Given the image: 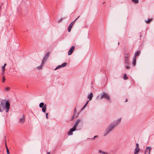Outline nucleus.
<instances>
[{
  "label": "nucleus",
  "mask_w": 154,
  "mask_h": 154,
  "mask_svg": "<svg viewBox=\"0 0 154 154\" xmlns=\"http://www.w3.org/2000/svg\"><path fill=\"white\" fill-rule=\"evenodd\" d=\"M78 116V115H77V116H76L75 117H76H76H77V116Z\"/></svg>",
  "instance_id": "nucleus-40"
},
{
  "label": "nucleus",
  "mask_w": 154,
  "mask_h": 154,
  "mask_svg": "<svg viewBox=\"0 0 154 154\" xmlns=\"http://www.w3.org/2000/svg\"><path fill=\"white\" fill-rule=\"evenodd\" d=\"M62 20V19H61L59 21H58V23H60V21H61V20Z\"/></svg>",
  "instance_id": "nucleus-34"
},
{
  "label": "nucleus",
  "mask_w": 154,
  "mask_h": 154,
  "mask_svg": "<svg viewBox=\"0 0 154 154\" xmlns=\"http://www.w3.org/2000/svg\"><path fill=\"white\" fill-rule=\"evenodd\" d=\"M138 152H135L134 153V154H138Z\"/></svg>",
  "instance_id": "nucleus-36"
},
{
  "label": "nucleus",
  "mask_w": 154,
  "mask_h": 154,
  "mask_svg": "<svg viewBox=\"0 0 154 154\" xmlns=\"http://www.w3.org/2000/svg\"><path fill=\"white\" fill-rule=\"evenodd\" d=\"M129 64V63L128 64H125V68L127 69H129L130 68V66L128 65Z\"/></svg>",
  "instance_id": "nucleus-21"
},
{
  "label": "nucleus",
  "mask_w": 154,
  "mask_h": 154,
  "mask_svg": "<svg viewBox=\"0 0 154 154\" xmlns=\"http://www.w3.org/2000/svg\"><path fill=\"white\" fill-rule=\"evenodd\" d=\"M136 148H139V144L138 143H136Z\"/></svg>",
  "instance_id": "nucleus-32"
},
{
  "label": "nucleus",
  "mask_w": 154,
  "mask_h": 154,
  "mask_svg": "<svg viewBox=\"0 0 154 154\" xmlns=\"http://www.w3.org/2000/svg\"><path fill=\"white\" fill-rule=\"evenodd\" d=\"M5 66H2V73L3 75H4L5 71Z\"/></svg>",
  "instance_id": "nucleus-18"
},
{
  "label": "nucleus",
  "mask_w": 154,
  "mask_h": 154,
  "mask_svg": "<svg viewBox=\"0 0 154 154\" xmlns=\"http://www.w3.org/2000/svg\"><path fill=\"white\" fill-rule=\"evenodd\" d=\"M6 65H7V64H6V63H5V64H4V66H5H5H6Z\"/></svg>",
  "instance_id": "nucleus-35"
},
{
  "label": "nucleus",
  "mask_w": 154,
  "mask_h": 154,
  "mask_svg": "<svg viewBox=\"0 0 154 154\" xmlns=\"http://www.w3.org/2000/svg\"><path fill=\"white\" fill-rule=\"evenodd\" d=\"M5 76H4L3 77V79H2V82H5Z\"/></svg>",
  "instance_id": "nucleus-28"
},
{
  "label": "nucleus",
  "mask_w": 154,
  "mask_h": 154,
  "mask_svg": "<svg viewBox=\"0 0 154 154\" xmlns=\"http://www.w3.org/2000/svg\"><path fill=\"white\" fill-rule=\"evenodd\" d=\"M10 88L8 87L6 88L5 89V90L6 91H8L9 90Z\"/></svg>",
  "instance_id": "nucleus-30"
},
{
  "label": "nucleus",
  "mask_w": 154,
  "mask_h": 154,
  "mask_svg": "<svg viewBox=\"0 0 154 154\" xmlns=\"http://www.w3.org/2000/svg\"><path fill=\"white\" fill-rule=\"evenodd\" d=\"M50 54V52H48L44 56L43 60L42 61V64H44L46 61L47 60V59L48 58L49 55Z\"/></svg>",
  "instance_id": "nucleus-7"
},
{
  "label": "nucleus",
  "mask_w": 154,
  "mask_h": 154,
  "mask_svg": "<svg viewBox=\"0 0 154 154\" xmlns=\"http://www.w3.org/2000/svg\"><path fill=\"white\" fill-rule=\"evenodd\" d=\"M88 102H89V100H88L85 104L84 106L83 107V108H82V109H84L86 106V105H87V104H88Z\"/></svg>",
  "instance_id": "nucleus-27"
},
{
  "label": "nucleus",
  "mask_w": 154,
  "mask_h": 154,
  "mask_svg": "<svg viewBox=\"0 0 154 154\" xmlns=\"http://www.w3.org/2000/svg\"><path fill=\"white\" fill-rule=\"evenodd\" d=\"M62 65H59L58 66H57L56 68L54 69L55 70H56L60 68H62Z\"/></svg>",
  "instance_id": "nucleus-23"
},
{
  "label": "nucleus",
  "mask_w": 154,
  "mask_h": 154,
  "mask_svg": "<svg viewBox=\"0 0 154 154\" xmlns=\"http://www.w3.org/2000/svg\"><path fill=\"white\" fill-rule=\"evenodd\" d=\"M48 113H46V118L47 119H48Z\"/></svg>",
  "instance_id": "nucleus-33"
},
{
  "label": "nucleus",
  "mask_w": 154,
  "mask_h": 154,
  "mask_svg": "<svg viewBox=\"0 0 154 154\" xmlns=\"http://www.w3.org/2000/svg\"><path fill=\"white\" fill-rule=\"evenodd\" d=\"M93 97V93L92 92L90 93V94L88 96V98L89 99V100L92 99V98Z\"/></svg>",
  "instance_id": "nucleus-14"
},
{
  "label": "nucleus",
  "mask_w": 154,
  "mask_h": 154,
  "mask_svg": "<svg viewBox=\"0 0 154 154\" xmlns=\"http://www.w3.org/2000/svg\"><path fill=\"white\" fill-rule=\"evenodd\" d=\"M67 63H63L61 65L62 67H65L67 65Z\"/></svg>",
  "instance_id": "nucleus-25"
},
{
  "label": "nucleus",
  "mask_w": 154,
  "mask_h": 154,
  "mask_svg": "<svg viewBox=\"0 0 154 154\" xmlns=\"http://www.w3.org/2000/svg\"><path fill=\"white\" fill-rule=\"evenodd\" d=\"M123 79L125 80H127L128 79V77L127 76V75L126 74H125L123 76Z\"/></svg>",
  "instance_id": "nucleus-20"
},
{
  "label": "nucleus",
  "mask_w": 154,
  "mask_h": 154,
  "mask_svg": "<svg viewBox=\"0 0 154 154\" xmlns=\"http://www.w3.org/2000/svg\"><path fill=\"white\" fill-rule=\"evenodd\" d=\"M83 123L82 121V120L79 119H78L77 121H76L75 124L74 125L76 127H77V126L78 125L80 124L81 125H82Z\"/></svg>",
  "instance_id": "nucleus-9"
},
{
  "label": "nucleus",
  "mask_w": 154,
  "mask_h": 154,
  "mask_svg": "<svg viewBox=\"0 0 154 154\" xmlns=\"http://www.w3.org/2000/svg\"><path fill=\"white\" fill-rule=\"evenodd\" d=\"M47 154H50V152H47Z\"/></svg>",
  "instance_id": "nucleus-37"
},
{
  "label": "nucleus",
  "mask_w": 154,
  "mask_h": 154,
  "mask_svg": "<svg viewBox=\"0 0 154 154\" xmlns=\"http://www.w3.org/2000/svg\"><path fill=\"white\" fill-rule=\"evenodd\" d=\"M40 107L42 108V111L43 112L45 113L46 109V105L44 104V103L42 102L39 104Z\"/></svg>",
  "instance_id": "nucleus-5"
},
{
  "label": "nucleus",
  "mask_w": 154,
  "mask_h": 154,
  "mask_svg": "<svg viewBox=\"0 0 154 154\" xmlns=\"http://www.w3.org/2000/svg\"><path fill=\"white\" fill-rule=\"evenodd\" d=\"M76 116V114H73V116H72V118H71V121H72L73 120V119H74V118L75 117V116Z\"/></svg>",
  "instance_id": "nucleus-22"
},
{
  "label": "nucleus",
  "mask_w": 154,
  "mask_h": 154,
  "mask_svg": "<svg viewBox=\"0 0 154 154\" xmlns=\"http://www.w3.org/2000/svg\"><path fill=\"white\" fill-rule=\"evenodd\" d=\"M124 55V63L125 64H128L129 63V58L130 54L129 53H127L125 52Z\"/></svg>",
  "instance_id": "nucleus-3"
},
{
  "label": "nucleus",
  "mask_w": 154,
  "mask_h": 154,
  "mask_svg": "<svg viewBox=\"0 0 154 154\" xmlns=\"http://www.w3.org/2000/svg\"><path fill=\"white\" fill-rule=\"evenodd\" d=\"M151 149V148L150 147H147L145 151V154H150Z\"/></svg>",
  "instance_id": "nucleus-12"
},
{
  "label": "nucleus",
  "mask_w": 154,
  "mask_h": 154,
  "mask_svg": "<svg viewBox=\"0 0 154 154\" xmlns=\"http://www.w3.org/2000/svg\"><path fill=\"white\" fill-rule=\"evenodd\" d=\"M106 154H107V153H106Z\"/></svg>",
  "instance_id": "nucleus-42"
},
{
  "label": "nucleus",
  "mask_w": 154,
  "mask_h": 154,
  "mask_svg": "<svg viewBox=\"0 0 154 154\" xmlns=\"http://www.w3.org/2000/svg\"><path fill=\"white\" fill-rule=\"evenodd\" d=\"M131 1L135 4H137L138 3V0H131Z\"/></svg>",
  "instance_id": "nucleus-19"
},
{
  "label": "nucleus",
  "mask_w": 154,
  "mask_h": 154,
  "mask_svg": "<svg viewBox=\"0 0 154 154\" xmlns=\"http://www.w3.org/2000/svg\"><path fill=\"white\" fill-rule=\"evenodd\" d=\"M75 46H72L71 47V48H70V49L68 51V55H70L72 54L73 51L75 49Z\"/></svg>",
  "instance_id": "nucleus-11"
},
{
  "label": "nucleus",
  "mask_w": 154,
  "mask_h": 154,
  "mask_svg": "<svg viewBox=\"0 0 154 154\" xmlns=\"http://www.w3.org/2000/svg\"><path fill=\"white\" fill-rule=\"evenodd\" d=\"M97 137V136H95L94 137V138H95L96 137Z\"/></svg>",
  "instance_id": "nucleus-39"
},
{
  "label": "nucleus",
  "mask_w": 154,
  "mask_h": 154,
  "mask_svg": "<svg viewBox=\"0 0 154 154\" xmlns=\"http://www.w3.org/2000/svg\"><path fill=\"white\" fill-rule=\"evenodd\" d=\"M99 152L100 153H102V154H105V152H102L101 150H100L99 151Z\"/></svg>",
  "instance_id": "nucleus-29"
},
{
  "label": "nucleus",
  "mask_w": 154,
  "mask_h": 154,
  "mask_svg": "<svg viewBox=\"0 0 154 154\" xmlns=\"http://www.w3.org/2000/svg\"><path fill=\"white\" fill-rule=\"evenodd\" d=\"M140 151V149L139 148H136L135 149V152H139Z\"/></svg>",
  "instance_id": "nucleus-24"
},
{
  "label": "nucleus",
  "mask_w": 154,
  "mask_h": 154,
  "mask_svg": "<svg viewBox=\"0 0 154 154\" xmlns=\"http://www.w3.org/2000/svg\"><path fill=\"white\" fill-rule=\"evenodd\" d=\"M103 98H105L107 100L109 101H111V100L109 95L107 94L104 92L102 93V94L100 97V99H101Z\"/></svg>",
  "instance_id": "nucleus-4"
},
{
  "label": "nucleus",
  "mask_w": 154,
  "mask_h": 154,
  "mask_svg": "<svg viewBox=\"0 0 154 154\" xmlns=\"http://www.w3.org/2000/svg\"><path fill=\"white\" fill-rule=\"evenodd\" d=\"M127 101H128L127 99H126L125 101V102H127Z\"/></svg>",
  "instance_id": "nucleus-38"
},
{
  "label": "nucleus",
  "mask_w": 154,
  "mask_h": 154,
  "mask_svg": "<svg viewBox=\"0 0 154 154\" xmlns=\"http://www.w3.org/2000/svg\"><path fill=\"white\" fill-rule=\"evenodd\" d=\"M44 64H42V62L41 65L39 66L38 67H37V68L38 69H42V66Z\"/></svg>",
  "instance_id": "nucleus-17"
},
{
  "label": "nucleus",
  "mask_w": 154,
  "mask_h": 154,
  "mask_svg": "<svg viewBox=\"0 0 154 154\" xmlns=\"http://www.w3.org/2000/svg\"><path fill=\"white\" fill-rule=\"evenodd\" d=\"M5 145H6V148L7 153L8 154H10V152H9V149H8V147H7V145L6 144V143H5Z\"/></svg>",
  "instance_id": "nucleus-26"
},
{
  "label": "nucleus",
  "mask_w": 154,
  "mask_h": 154,
  "mask_svg": "<svg viewBox=\"0 0 154 154\" xmlns=\"http://www.w3.org/2000/svg\"><path fill=\"white\" fill-rule=\"evenodd\" d=\"M105 3V2H103V4H104Z\"/></svg>",
  "instance_id": "nucleus-41"
},
{
  "label": "nucleus",
  "mask_w": 154,
  "mask_h": 154,
  "mask_svg": "<svg viewBox=\"0 0 154 154\" xmlns=\"http://www.w3.org/2000/svg\"><path fill=\"white\" fill-rule=\"evenodd\" d=\"M25 121V116L23 115L22 118L19 120V122L21 124L23 123Z\"/></svg>",
  "instance_id": "nucleus-10"
},
{
  "label": "nucleus",
  "mask_w": 154,
  "mask_h": 154,
  "mask_svg": "<svg viewBox=\"0 0 154 154\" xmlns=\"http://www.w3.org/2000/svg\"><path fill=\"white\" fill-rule=\"evenodd\" d=\"M79 17V16H78L77 18L73 21L70 24L68 28V32H70L71 31V29L72 27L75 22L77 20L78 18Z\"/></svg>",
  "instance_id": "nucleus-6"
},
{
  "label": "nucleus",
  "mask_w": 154,
  "mask_h": 154,
  "mask_svg": "<svg viewBox=\"0 0 154 154\" xmlns=\"http://www.w3.org/2000/svg\"><path fill=\"white\" fill-rule=\"evenodd\" d=\"M136 58L135 57H134L133 59V64L134 66H135L136 64Z\"/></svg>",
  "instance_id": "nucleus-15"
},
{
  "label": "nucleus",
  "mask_w": 154,
  "mask_h": 154,
  "mask_svg": "<svg viewBox=\"0 0 154 154\" xmlns=\"http://www.w3.org/2000/svg\"><path fill=\"white\" fill-rule=\"evenodd\" d=\"M77 127H76L75 125H74L73 128H71L69 130V131L68 133V135H71L72 134V132L76 130V128Z\"/></svg>",
  "instance_id": "nucleus-8"
},
{
  "label": "nucleus",
  "mask_w": 154,
  "mask_h": 154,
  "mask_svg": "<svg viewBox=\"0 0 154 154\" xmlns=\"http://www.w3.org/2000/svg\"><path fill=\"white\" fill-rule=\"evenodd\" d=\"M10 104L8 101L5 102V100H1L0 104V112H3L5 108V111L7 112L10 109Z\"/></svg>",
  "instance_id": "nucleus-1"
},
{
  "label": "nucleus",
  "mask_w": 154,
  "mask_h": 154,
  "mask_svg": "<svg viewBox=\"0 0 154 154\" xmlns=\"http://www.w3.org/2000/svg\"><path fill=\"white\" fill-rule=\"evenodd\" d=\"M76 108L74 110V113H73L74 114H75L76 113Z\"/></svg>",
  "instance_id": "nucleus-31"
},
{
  "label": "nucleus",
  "mask_w": 154,
  "mask_h": 154,
  "mask_svg": "<svg viewBox=\"0 0 154 154\" xmlns=\"http://www.w3.org/2000/svg\"><path fill=\"white\" fill-rule=\"evenodd\" d=\"M153 19L152 18L149 19L147 20H146L145 22L146 23L148 24Z\"/></svg>",
  "instance_id": "nucleus-16"
},
{
  "label": "nucleus",
  "mask_w": 154,
  "mask_h": 154,
  "mask_svg": "<svg viewBox=\"0 0 154 154\" xmlns=\"http://www.w3.org/2000/svg\"><path fill=\"white\" fill-rule=\"evenodd\" d=\"M121 119H118L116 122L115 124H113L111 123L110 124L108 128L107 131V133L104 134V136L106 135L107 134L110 132L113 128L116 126L118 125L121 122Z\"/></svg>",
  "instance_id": "nucleus-2"
},
{
  "label": "nucleus",
  "mask_w": 154,
  "mask_h": 154,
  "mask_svg": "<svg viewBox=\"0 0 154 154\" xmlns=\"http://www.w3.org/2000/svg\"><path fill=\"white\" fill-rule=\"evenodd\" d=\"M141 51H138L136 52L134 54V57H138L140 54Z\"/></svg>",
  "instance_id": "nucleus-13"
}]
</instances>
